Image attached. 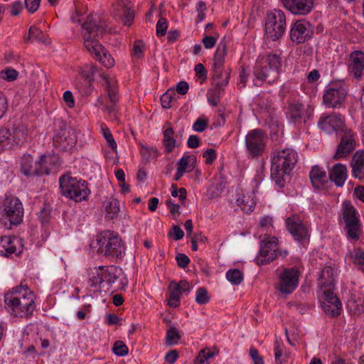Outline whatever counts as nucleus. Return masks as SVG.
<instances>
[{"instance_id": "1", "label": "nucleus", "mask_w": 364, "mask_h": 364, "mask_svg": "<svg viewBox=\"0 0 364 364\" xmlns=\"http://www.w3.org/2000/svg\"><path fill=\"white\" fill-rule=\"evenodd\" d=\"M82 26L84 45L87 51L105 68H112L114 65V58L99 43V39L107 31L106 23L100 19L97 20L96 15L90 14Z\"/></svg>"}, {"instance_id": "2", "label": "nucleus", "mask_w": 364, "mask_h": 364, "mask_svg": "<svg viewBox=\"0 0 364 364\" xmlns=\"http://www.w3.org/2000/svg\"><path fill=\"white\" fill-rule=\"evenodd\" d=\"M4 302L11 313L18 317H30L36 309L35 296L27 286L20 284L7 292Z\"/></svg>"}, {"instance_id": "3", "label": "nucleus", "mask_w": 364, "mask_h": 364, "mask_svg": "<svg viewBox=\"0 0 364 364\" xmlns=\"http://www.w3.org/2000/svg\"><path fill=\"white\" fill-rule=\"evenodd\" d=\"M297 158V153L289 148L274 152L272 157L271 178L278 188L284 187V177L294 168Z\"/></svg>"}, {"instance_id": "4", "label": "nucleus", "mask_w": 364, "mask_h": 364, "mask_svg": "<svg viewBox=\"0 0 364 364\" xmlns=\"http://www.w3.org/2000/svg\"><path fill=\"white\" fill-rule=\"evenodd\" d=\"M98 73L99 76L105 81L103 85L107 92L109 103L104 107V110L107 112L111 117H116L117 112V102L119 100L117 81L114 78L106 76L101 72L97 65L93 63L85 65L80 70L82 77L90 84L95 80V75Z\"/></svg>"}, {"instance_id": "5", "label": "nucleus", "mask_w": 364, "mask_h": 364, "mask_svg": "<svg viewBox=\"0 0 364 364\" xmlns=\"http://www.w3.org/2000/svg\"><path fill=\"white\" fill-rule=\"evenodd\" d=\"M281 68L280 55L272 53L257 60L253 73L257 80L270 84L279 79Z\"/></svg>"}, {"instance_id": "6", "label": "nucleus", "mask_w": 364, "mask_h": 364, "mask_svg": "<svg viewBox=\"0 0 364 364\" xmlns=\"http://www.w3.org/2000/svg\"><path fill=\"white\" fill-rule=\"evenodd\" d=\"M97 252L116 259L122 257L124 251V243L117 233L110 230L104 231L97 238Z\"/></svg>"}, {"instance_id": "7", "label": "nucleus", "mask_w": 364, "mask_h": 364, "mask_svg": "<svg viewBox=\"0 0 364 364\" xmlns=\"http://www.w3.org/2000/svg\"><path fill=\"white\" fill-rule=\"evenodd\" d=\"M59 183L61 194L75 202L86 200L90 194L86 181L77 180L70 174H64L60 176Z\"/></svg>"}, {"instance_id": "8", "label": "nucleus", "mask_w": 364, "mask_h": 364, "mask_svg": "<svg viewBox=\"0 0 364 364\" xmlns=\"http://www.w3.org/2000/svg\"><path fill=\"white\" fill-rule=\"evenodd\" d=\"M341 219L345 223L344 230L348 237L358 240L362 234L360 215L350 202H343Z\"/></svg>"}, {"instance_id": "9", "label": "nucleus", "mask_w": 364, "mask_h": 364, "mask_svg": "<svg viewBox=\"0 0 364 364\" xmlns=\"http://www.w3.org/2000/svg\"><path fill=\"white\" fill-rule=\"evenodd\" d=\"M227 54V45L221 42L215 53L213 64V79L214 87L219 88L224 91L225 87L229 82L230 72L223 71L225 57Z\"/></svg>"}, {"instance_id": "10", "label": "nucleus", "mask_w": 364, "mask_h": 364, "mask_svg": "<svg viewBox=\"0 0 364 364\" xmlns=\"http://www.w3.org/2000/svg\"><path fill=\"white\" fill-rule=\"evenodd\" d=\"M286 30V16L279 9H274L267 14L265 23V37L275 41L279 39Z\"/></svg>"}, {"instance_id": "11", "label": "nucleus", "mask_w": 364, "mask_h": 364, "mask_svg": "<svg viewBox=\"0 0 364 364\" xmlns=\"http://www.w3.org/2000/svg\"><path fill=\"white\" fill-rule=\"evenodd\" d=\"M245 145L250 156L256 158L261 156L266 147L264 132L260 129L250 131L245 137Z\"/></svg>"}, {"instance_id": "12", "label": "nucleus", "mask_w": 364, "mask_h": 364, "mask_svg": "<svg viewBox=\"0 0 364 364\" xmlns=\"http://www.w3.org/2000/svg\"><path fill=\"white\" fill-rule=\"evenodd\" d=\"M45 155H42L39 160H35L30 154H24L21 158V170L26 176L48 175L49 169L43 166Z\"/></svg>"}, {"instance_id": "13", "label": "nucleus", "mask_w": 364, "mask_h": 364, "mask_svg": "<svg viewBox=\"0 0 364 364\" xmlns=\"http://www.w3.org/2000/svg\"><path fill=\"white\" fill-rule=\"evenodd\" d=\"M278 240L275 237H267L260 244L259 255L256 257L258 265H264L272 262L277 257Z\"/></svg>"}, {"instance_id": "14", "label": "nucleus", "mask_w": 364, "mask_h": 364, "mask_svg": "<svg viewBox=\"0 0 364 364\" xmlns=\"http://www.w3.org/2000/svg\"><path fill=\"white\" fill-rule=\"evenodd\" d=\"M299 272L296 267L285 268L279 275L277 289L282 294H290L297 287Z\"/></svg>"}, {"instance_id": "15", "label": "nucleus", "mask_w": 364, "mask_h": 364, "mask_svg": "<svg viewBox=\"0 0 364 364\" xmlns=\"http://www.w3.org/2000/svg\"><path fill=\"white\" fill-rule=\"evenodd\" d=\"M285 223L287 230L295 240L303 242L309 238V230L298 215L288 217Z\"/></svg>"}, {"instance_id": "16", "label": "nucleus", "mask_w": 364, "mask_h": 364, "mask_svg": "<svg viewBox=\"0 0 364 364\" xmlns=\"http://www.w3.org/2000/svg\"><path fill=\"white\" fill-rule=\"evenodd\" d=\"M314 35L311 24L306 21H296L290 30V39L296 44L303 43L310 40Z\"/></svg>"}, {"instance_id": "17", "label": "nucleus", "mask_w": 364, "mask_h": 364, "mask_svg": "<svg viewBox=\"0 0 364 364\" xmlns=\"http://www.w3.org/2000/svg\"><path fill=\"white\" fill-rule=\"evenodd\" d=\"M339 136L341 141L333 156V159L336 160L345 158L352 153L355 149L356 144L354 134L348 128L343 129V131L339 134Z\"/></svg>"}, {"instance_id": "18", "label": "nucleus", "mask_w": 364, "mask_h": 364, "mask_svg": "<svg viewBox=\"0 0 364 364\" xmlns=\"http://www.w3.org/2000/svg\"><path fill=\"white\" fill-rule=\"evenodd\" d=\"M4 212L12 225H18L23 220V208L17 198L8 197L5 199Z\"/></svg>"}, {"instance_id": "19", "label": "nucleus", "mask_w": 364, "mask_h": 364, "mask_svg": "<svg viewBox=\"0 0 364 364\" xmlns=\"http://www.w3.org/2000/svg\"><path fill=\"white\" fill-rule=\"evenodd\" d=\"M318 127L326 133L330 134L333 132L341 133L347 127L344 124V119L341 115L331 114L321 117L318 122Z\"/></svg>"}, {"instance_id": "20", "label": "nucleus", "mask_w": 364, "mask_h": 364, "mask_svg": "<svg viewBox=\"0 0 364 364\" xmlns=\"http://www.w3.org/2000/svg\"><path fill=\"white\" fill-rule=\"evenodd\" d=\"M313 109L309 106L306 109L299 101L293 100L289 102L287 114L295 123L305 122L312 114Z\"/></svg>"}, {"instance_id": "21", "label": "nucleus", "mask_w": 364, "mask_h": 364, "mask_svg": "<svg viewBox=\"0 0 364 364\" xmlns=\"http://www.w3.org/2000/svg\"><path fill=\"white\" fill-rule=\"evenodd\" d=\"M168 306L171 307H177L180 304V299L182 293L190 291V285L186 280H181L178 283L176 282H171L168 287Z\"/></svg>"}, {"instance_id": "22", "label": "nucleus", "mask_w": 364, "mask_h": 364, "mask_svg": "<svg viewBox=\"0 0 364 364\" xmlns=\"http://www.w3.org/2000/svg\"><path fill=\"white\" fill-rule=\"evenodd\" d=\"M76 141L74 131L70 128L60 129L53 136V143L56 147L61 150L71 148Z\"/></svg>"}, {"instance_id": "23", "label": "nucleus", "mask_w": 364, "mask_h": 364, "mask_svg": "<svg viewBox=\"0 0 364 364\" xmlns=\"http://www.w3.org/2000/svg\"><path fill=\"white\" fill-rule=\"evenodd\" d=\"M347 95V90L343 85H336L328 89L323 95V102L326 105L335 107L341 104Z\"/></svg>"}, {"instance_id": "24", "label": "nucleus", "mask_w": 364, "mask_h": 364, "mask_svg": "<svg viewBox=\"0 0 364 364\" xmlns=\"http://www.w3.org/2000/svg\"><path fill=\"white\" fill-rule=\"evenodd\" d=\"M21 241L18 237L4 236L0 237V255L9 257L21 252Z\"/></svg>"}, {"instance_id": "25", "label": "nucleus", "mask_w": 364, "mask_h": 364, "mask_svg": "<svg viewBox=\"0 0 364 364\" xmlns=\"http://www.w3.org/2000/svg\"><path fill=\"white\" fill-rule=\"evenodd\" d=\"M314 0H282L283 4L293 14L306 15L314 7Z\"/></svg>"}, {"instance_id": "26", "label": "nucleus", "mask_w": 364, "mask_h": 364, "mask_svg": "<svg viewBox=\"0 0 364 364\" xmlns=\"http://www.w3.org/2000/svg\"><path fill=\"white\" fill-rule=\"evenodd\" d=\"M348 70L354 77L359 78L364 70V53L360 50H355L350 55Z\"/></svg>"}, {"instance_id": "27", "label": "nucleus", "mask_w": 364, "mask_h": 364, "mask_svg": "<svg viewBox=\"0 0 364 364\" xmlns=\"http://www.w3.org/2000/svg\"><path fill=\"white\" fill-rule=\"evenodd\" d=\"M255 193L253 191H245L237 193L236 204L240 207L241 210L249 213L253 211L255 206Z\"/></svg>"}, {"instance_id": "28", "label": "nucleus", "mask_w": 364, "mask_h": 364, "mask_svg": "<svg viewBox=\"0 0 364 364\" xmlns=\"http://www.w3.org/2000/svg\"><path fill=\"white\" fill-rule=\"evenodd\" d=\"M114 8L119 12L117 15L123 18L124 24L127 26H131L134 21V14L130 2L120 0L114 6Z\"/></svg>"}, {"instance_id": "29", "label": "nucleus", "mask_w": 364, "mask_h": 364, "mask_svg": "<svg viewBox=\"0 0 364 364\" xmlns=\"http://www.w3.org/2000/svg\"><path fill=\"white\" fill-rule=\"evenodd\" d=\"M347 178V168L341 164H335L329 171V178L338 186H343Z\"/></svg>"}, {"instance_id": "30", "label": "nucleus", "mask_w": 364, "mask_h": 364, "mask_svg": "<svg viewBox=\"0 0 364 364\" xmlns=\"http://www.w3.org/2000/svg\"><path fill=\"white\" fill-rule=\"evenodd\" d=\"M353 176L359 179L364 178V151H356L351 161Z\"/></svg>"}, {"instance_id": "31", "label": "nucleus", "mask_w": 364, "mask_h": 364, "mask_svg": "<svg viewBox=\"0 0 364 364\" xmlns=\"http://www.w3.org/2000/svg\"><path fill=\"white\" fill-rule=\"evenodd\" d=\"M28 136V130L23 124H14L11 131V146H21L26 141Z\"/></svg>"}, {"instance_id": "32", "label": "nucleus", "mask_w": 364, "mask_h": 364, "mask_svg": "<svg viewBox=\"0 0 364 364\" xmlns=\"http://www.w3.org/2000/svg\"><path fill=\"white\" fill-rule=\"evenodd\" d=\"M309 177L313 186L318 189L323 187L327 178L326 171L318 166L312 167Z\"/></svg>"}, {"instance_id": "33", "label": "nucleus", "mask_w": 364, "mask_h": 364, "mask_svg": "<svg viewBox=\"0 0 364 364\" xmlns=\"http://www.w3.org/2000/svg\"><path fill=\"white\" fill-rule=\"evenodd\" d=\"M318 285L321 288H334L333 270L331 267H324L318 278Z\"/></svg>"}, {"instance_id": "34", "label": "nucleus", "mask_w": 364, "mask_h": 364, "mask_svg": "<svg viewBox=\"0 0 364 364\" xmlns=\"http://www.w3.org/2000/svg\"><path fill=\"white\" fill-rule=\"evenodd\" d=\"M100 271L102 272L103 281L108 284H114L119 278L121 269L115 266L107 267H100Z\"/></svg>"}, {"instance_id": "35", "label": "nucleus", "mask_w": 364, "mask_h": 364, "mask_svg": "<svg viewBox=\"0 0 364 364\" xmlns=\"http://www.w3.org/2000/svg\"><path fill=\"white\" fill-rule=\"evenodd\" d=\"M226 185L225 180L221 176L215 177L208 189V194L211 198L218 197L224 190Z\"/></svg>"}, {"instance_id": "36", "label": "nucleus", "mask_w": 364, "mask_h": 364, "mask_svg": "<svg viewBox=\"0 0 364 364\" xmlns=\"http://www.w3.org/2000/svg\"><path fill=\"white\" fill-rule=\"evenodd\" d=\"M218 354L219 349L216 347H213V348H204L201 350L197 355L195 364H203L206 360Z\"/></svg>"}, {"instance_id": "37", "label": "nucleus", "mask_w": 364, "mask_h": 364, "mask_svg": "<svg viewBox=\"0 0 364 364\" xmlns=\"http://www.w3.org/2000/svg\"><path fill=\"white\" fill-rule=\"evenodd\" d=\"M31 40L45 43L46 41V36L36 26H33L30 27L28 35L23 36V41L26 43Z\"/></svg>"}, {"instance_id": "38", "label": "nucleus", "mask_w": 364, "mask_h": 364, "mask_svg": "<svg viewBox=\"0 0 364 364\" xmlns=\"http://www.w3.org/2000/svg\"><path fill=\"white\" fill-rule=\"evenodd\" d=\"M173 133L171 127H168L164 132V145L167 153L171 152L176 146V140L173 137Z\"/></svg>"}, {"instance_id": "39", "label": "nucleus", "mask_w": 364, "mask_h": 364, "mask_svg": "<svg viewBox=\"0 0 364 364\" xmlns=\"http://www.w3.org/2000/svg\"><path fill=\"white\" fill-rule=\"evenodd\" d=\"M349 255L353 263L364 272V252L360 248H355Z\"/></svg>"}, {"instance_id": "40", "label": "nucleus", "mask_w": 364, "mask_h": 364, "mask_svg": "<svg viewBox=\"0 0 364 364\" xmlns=\"http://www.w3.org/2000/svg\"><path fill=\"white\" fill-rule=\"evenodd\" d=\"M105 208L109 217L113 219L119 211V201L115 198H110L105 202Z\"/></svg>"}, {"instance_id": "41", "label": "nucleus", "mask_w": 364, "mask_h": 364, "mask_svg": "<svg viewBox=\"0 0 364 364\" xmlns=\"http://www.w3.org/2000/svg\"><path fill=\"white\" fill-rule=\"evenodd\" d=\"M196 157L194 155H188L183 156L179 161L178 162V168H181V170L184 172L191 171L193 168V166H189V164L192 162V164L196 163Z\"/></svg>"}, {"instance_id": "42", "label": "nucleus", "mask_w": 364, "mask_h": 364, "mask_svg": "<svg viewBox=\"0 0 364 364\" xmlns=\"http://www.w3.org/2000/svg\"><path fill=\"white\" fill-rule=\"evenodd\" d=\"M180 338L181 336L176 328L171 326L166 331V345L167 346L176 345L178 343Z\"/></svg>"}, {"instance_id": "43", "label": "nucleus", "mask_w": 364, "mask_h": 364, "mask_svg": "<svg viewBox=\"0 0 364 364\" xmlns=\"http://www.w3.org/2000/svg\"><path fill=\"white\" fill-rule=\"evenodd\" d=\"M227 279L234 285H239L243 281V274L238 269H232L226 273Z\"/></svg>"}, {"instance_id": "44", "label": "nucleus", "mask_w": 364, "mask_h": 364, "mask_svg": "<svg viewBox=\"0 0 364 364\" xmlns=\"http://www.w3.org/2000/svg\"><path fill=\"white\" fill-rule=\"evenodd\" d=\"M11 132L9 129L1 127L0 128V147L2 148H12L11 146Z\"/></svg>"}, {"instance_id": "45", "label": "nucleus", "mask_w": 364, "mask_h": 364, "mask_svg": "<svg viewBox=\"0 0 364 364\" xmlns=\"http://www.w3.org/2000/svg\"><path fill=\"white\" fill-rule=\"evenodd\" d=\"M223 92V90L217 87L210 89L207 93L208 102L213 106H217Z\"/></svg>"}, {"instance_id": "46", "label": "nucleus", "mask_w": 364, "mask_h": 364, "mask_svg": "<svg viewBox=\"0 0 364 364\" xmlns=\"http://www.w3.org/2000/svg\"><path fill=\"white\" fill-rule=\"evenodd\" d=\"M322 289L325 299V301L323 302L341 306V304L338 298L336 296V295L334 294V292L333 291V288L326 287Z\"/></svg>"}, {"instance_id": "47", "label": "nucleus", "mask_w": 364, "mask_h": 364, "mask_svg": "<svg viewBox=\"0 0 364 364\" xmlns=\"http://www.w3.org/2000/svg\"><path fill=\"white\" fill-rule=\"evenodd\" d=\"M101 132L106 139L107 146H109L112 149H117V143L115 142L114 137L109 129L105 124L101 125Z\"/></svg>"}, {"instance_id": "48", "label": "nucleus", "mask_w": 364, "mask_h": 364, "mask_svg": "<svg viewBox=\"0 0 364 364\" xmlns=\"http://www.w3.org/2000/svg\"><path fill=\"white\" fill-rule=\"evenodd\" d=\"M18 73L11 68H7L0 71V78L8 82L16 80L18 77Z\"/></svg>"}, {"instance_id": "49", "label": "nucleus", "mask_w": 364, "mask_h": 364, "mask_svg": "<svg viewBox=\"0 0 364 364\" xmlns=\"http://www.w3.org/2000/svg\"><path fill=\"white\" fill-rule=\"evenodd\" d=\"M322 308L326 314L336 316L340 314L341 306L323 302Z\"/></svg>"}, {"instance_id": "50", "label": "nucleus", "mask_w": 364, "mask_h": 364, "mask_svg": "<svg viewBox=\"0 0 364 364\" xmlns=\"http://www.w3.org/2000/svg\"><path fill=\"white\" fill-rule=\"evenodd\" d=\"M210 297L208 291L205 287H200L197 289L196 301L200 305L208 303Z\"/></svg>"}, {"instance_id": "51", "label": "nucleus", "mask_w": 364, "mask_h": 364, "mask_svg": "<svg viewBox=\"0 0 364 364\" xmlns=\"http://www.w3.org/2000/svg\"><path fill=\"white\" fill-rule=\"evenodd\" d=\"M175 92L173 90H168L161 97V105L164 108H170L171 107V102L176 101L174 97Z\"/></svg>"}, {"instance_id": "52", "label": "nucleus", "mask_w": 364, "mask_h": 364, "mask_svg": "<svg viewBox=\"0 0 364 364\" xmlns=\"http://www.w3.org/2000/svg\"><path fill=\"white\" fill-rule=\"evenodd\" d=\"M112 350L118 356L127 355L129 352L127 346L122 341H117L114 343Z\"/></svg>"}, {"instance_id": "53", "label": "nucleus", "mask_w": 364, "mask_h": 364, "mask_svg": "<svg viewBox=\"0 0 364 364\" xmlns=\"http://www.w3.org/2000/svg\"><path fill=\"white\" fill-rule=\"evenodd\" d=\"M208 125V119L205 117H199L193 125V129L198 132H203Z\"/></svg>"}, {"instance_id": "54", "label": "nucleus", "mask_w": 364, "mask_h": 364, "mask_svg": "<svg viewBox=\"0 0 364 364\" xmlns=\"http://www.w3.org/2000/svg\"><path fill=\"white\" fill-rule=\"evenodd\" d=\"M46 163H49V164L51 166L50 168H48L50 171L52 168H56L60 166L61 164V161L58 154H53L45 156L43 164Z\"/></svg>"}, {"instance_id": "55", "label": "nucleus", "mask_w": 364, "mask_h": 364, "mask_svg": "<svg viewBox=\"0 0 364 364\" xmlns=\"http://www.w3.org/2000/svg\"><path fill=\"white\" fill-rule=\"evenodd\" d=\"M102 282H104L102 272L99 267L95 274L89 279V283L90 287H96Z\"/></svg>"}, {"instance_id": "56", "label": "nucleus", "mask_w": 364, "mask_h": 364, "mask_svg": "<svg viewBox=\"0 0 364 364\" xmlns=\"http://www.w3.org/2000/svg\"><path fill=\"white\" fill-rule=\"evenodd\" d=\"M274 358L277 364H282L285 362L284 359L282 358L283 354V346L277 341L274 343Z\"/></svg>"}, {"instance_id": "57", "label": "nucleus", "mask_w": 364, "mask_h": 364, "mask_svg": "<svg viewBox=\"0 0 364 364\" xmlns=\"http://www.w3.org/2000/svg\"><path fill=\"white\" fill-rule=\"evenodd\" d=\"M167 30V21L164 18H161L156 23V35L159 37L165 35Z\"/></svg>"}, {"instance_id": "58", "label": "nucleus", "mask_w": 364, "mask_h": 364, "mask_svg": "<svg viewBox=\"0 0 364 364\" xmlns=\"http://www.w3.org/2000/svg\"><path fill=\"white\" fill-rule=\"evenodd\" d=\"M249 353L254 364H264L262 356L259 354V351L255 348H250Z\"/></svg>"}, {"instance_id": "59", "label": "nucleus", "mask_w": 364, "mask_h": 364, "mask_svg": "<svg viewBox=\"0 0 364 364\" xmlns=\"http://www.w3.org/2000/svg\"><path fill=\"white\" fill-rule=\"evenodd\" d=\"M203 156L205 159L206 164H212L217 158V154L214 149H208L203 154Z\"/></svg>"}, {"instance_id": "60", "label": "nucleus", "mask_w": 364, "mask_h": 364, "mask_svg": "<svg viewBox=\"0 0 364 364\" xmlns=\"http://www.w3.org/2000/svg\"><path fill=\"white\" fill-rule=\"evenodd\" d=\"M143 43L141 41H136L133 46L132 57L139 58L143 54Z\"/></svg>"}, {"instance_id": "61", "label": "nucleus", "mask_w": 364, "mask_h": 364, "mask_svg": "<svg viewBox=\"0 0 364 364\" xmlns=\"http://www.w3.org/2000/svg\"><path fill=\"white\" fill-rule=\"evenodd\" d=\"M41 0H25L26 8L30 13H34L39 7Z\"/></svg>"}, {"instance_id": "62", "label": "nucleus", "mask_w": 364, "mask_h": 364, "mask_svg": "<svg viewBox=\"0 0 364 364\" xmlns=\"http://www.w3.org/2000/svg\"><path fill=\"white\" fill-rule=\"evenodd\" d=\"M178 356L179 355L176 350H171L165 355L164 360L168 364H173Z\"/></svg>"}, {"instance_id": "63", "label": "nucleus", "mask_w": 364, "mask_h": 364, "mask_svg": "<svg viewBox=\"0 0 364 364\" xmlns=\"http://www.w3.org/2000/svg\"><path fill=\"white\" fill-rule=\"evenodd\" d=\"M176 259L177 261L178 265L181 268H186L190 262V259H189L188 257L186 255L183 254V253L178 254L176 256Z\"/></svg>"}, {"instance_id": "64", "label": "nucleus", "mask_w": 364, "mask_h": 364, "mask_svg": "<svg viewBox=\"0 0 364 364\" xmlns=\"http://www.w3.org/2000/svg\"><path fill=\"white\" fill-rule=\"evenodd\" d=\"M202 42L205 48L210 49L215 46L217 38L214 36H205L202 40Z\"/></svg>"}]
</instances>
